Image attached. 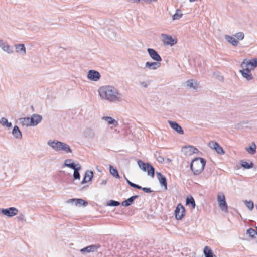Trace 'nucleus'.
<instances>
[{
	"instance_id": "obj_8",
	"label": "nucleus",
	"mask_w": 257,
	"mask_h": 257,
	"mask_svg": "<svg viewBox=\"0 0 257 257\" xmlns=\"http://www.w3.org/2000/svg\"><path fill=\"white\" fill-rule=\"evenodd\" d=\"M217 200L221 210L225 212H227L228 211V206L225 201L224 195H222L221 196L218 195L217 196Z\"/></svg>"
},
{
	"instance_id": "obj_25",
	"label": "nucleus",
	"mask_w": 257,
	"mask_h": 257,
	"mask_svg": "<svg viewBox=\"0 0 257 257\" xmlns=\"http://www.w3.org/2000/svg\"><path fill=\"white\" fill-rule=\"evenodd\" d=\"M12 134L16 139H21L22 137V133L18 126L15 125L12 130Z\"/></svg>"
},
{
	"instance_id": "obj_18",
	"label": "nucleus",
	"mask_w": 257,
	"mask_h": 257,
	"mask_svg": "<svg viewBox=\"0 0 257 257\" xmlns=\"http://www.w3.org/2000/svg\"><path fill=\"white\" fill-rule=\"evenodd\" d=\"M14 47L16 49V52L19 53L23 56L26 54V49L24 44H15Z\"/></svg>"
},
{
	"instance_id": "obj_3",
	"label": "nucleus",
	"mask_w": 257,
	"mask_h": 257,
	"mask_svg": "<svg viewBox=\"0 0 257 257\" xmlns=\"http://www.w3.org/2000/svg\"><path fill=\"white\" fill-rule=\"evenodd\" d=\"M206 162L205 159L202 158H196L192 161L190 168L194 175H199L202 172Z\"/></svg>"
},
{
	"instance_id": "obj_22",
	"label": "nucleus",
	"mask_w": 257,
	"mask_h": 257,
	"mask_svg": "<svg viewBox=\"0 0 257 257\" xmlns=\"http://www.w3.org/2000/svg\"><path fill=\"white\" fill-rule=\"evenodd\" d=\"M93 173L92 171L87 170L83 179L81 181V184H83L86 182H89L91 180L93 177Z\"/></svg>"
},
{
	"instance_id": "obj_34",
	"label": "nucleus",
	"mask_w": 257,
	"mask_h": 257,
	"mask_svg": "<svg viewBox=\"0 0 257 257\" xmlns=\"http://www.w3.org/2000/svg\"><path fill=\"white\" fill-rule=\"evenodd\" d=\"M109 171L110 174L114 177L116 178H120V176L118 174L117 170L114 168L112 166L110 165L109 166Z\"/></svg>"
},
{
	"instance_id": "obj_42",
	"label": "nucleus",
	"mask_w": 257,
	"mask_h": 257,
	"mask_svg": "<svg viewBox=\"0 0 257 257\" xmlns=\"http://www.w3.org/2000/svg\"><path fill=\"white\" fill-rule=\"evenodd\" d=\"M234 36L238 40H242L244 38V34L243 32H241L235 33Z\"/></svg>"
},
{
	"instance_id": "obj_17",
	"label": "nucleus",
	"mask_w": 257,
	"mask_h": 257,
	"mask_svg": "<svg viewBox=\"0 0 257 257\" xmlns=\"http://www.w3.org/2000/svg\"><path fill=\"white\" fill-rule=\"evenodd\" d=\"M161 66L160 62H147L145 63V68L149 70H156Z\"/></svg>"
},
{
	"instance_id": "obj_13",
	"label": "nucleus",
	"mask_w": 257,
	"mask_h": 257,
	"mask_svg": "<svg viewBox=\"0 0 257 257\" xmlns=\"http://www.w3.org/2000/svg\"><path fill=\"white\" fill-rule=\"evenodd\" d=\"M0 48L4 52L8 54H12L14 52L13 47L10 46L7 42H4L3 40H0Z\"/></svg>"
},
{
	"instance_id": "obj_43",
	"label": "nucleus",
	"mask_w": 257,
	"mask_h": 257,
	"mask_svg": "<svg viewBox=\"0 0 257 257\" xmlns=\"http://www.w3.org/2000/svg\"><path fill=\"white\" fill-rule=\"evenodd\" d=\"M120 204V203L117 201L110 200L107 203V205L110 206H118Z\"/></svg>"
},
{
	"instance_id": "obj_39",
	"label": "nucleus",
	"mask_w": 257,
	"mask_h": 257,
	"mask_svg": "<svg viewBox=\"0 0 257 257\" xmlns=\"http://www.w3.org/2000/svg\"><path fill=\"white\" fill-rule=\"evenodd\" d=\"M182 16V14L181 13V11L179 9H177L176 11V13L173 15L172 19L173 20H178L181 18Z\"/></svg>"
},
{
	"instance_id": "obj_6",
	"label": "nucleus",
	"mask_w": 257,
	"mask_h": 257,
	"mask_svg": "<svg viewBox=\"0 0 257 257\" xmlns=\"http://www.w3.org/2000/svg\"><path fill=\"white\" fill-rule=\"evenodd\" d=\"M87 77L89 80L92 81L97 82L100 80L101 74L96 70H89L88 71Z\"/></svg>"
},
{
	"instance_id": "obj_10",
	"label": "nucleus",
	"mask_w": 257,
	"mask_h": 257,
	"mask_svg": "<svg viewBox=\"0 0 257 257\" xmlns=\"http://www.w3.org/2000/svg\"><path fill=\"white\" fill-rule=\"evenodd\" d=\"M100 246H101L98 244H92L81 249L80 251L82 254L93 252L97 251V249L100 247Z\"/></svg>"
},
{
	"instance_id": "obj_53",
	"label": "nucleus",
	"mask_w": 257,
	"mask_h": 257,
	"mask_svg": "<svg viewBox=\"0 0 257 257\" xmlns=\"http://www.w3.org/2000/svg\"><path fill=\"white\" fill-rule=\"evenodd\" d=\"M254 238L255 240V242L257 243V235H256Z\"/></svg>"
},
{
	"instance_id": "obj_49",
	"label": "nucleus",
	"mask_w": 257,
	"mask_h": 257,
	"mask_svg": "<svg viewBox=\"0 0 257 257\" xmlns=\"http://www.w3.org/2000/svg\"><path fill=\"white\" fill-rule=\"evenodd\" d=\"M125 179L126 180V182H127V183H128V184L130 186H131V187H133V188H134V185H135V183H132V182H131L128 179H127V178H125Z\"/></svg>"
},
{
	"instance_id": "obj_12",
	"label": "nucleus",
	"mask_w": 257,
	"mask_h": 257,
	"mask_svg": "<svg viewBox=\"0 0 257 257\" xmlns=\"http://www.w3.org/2000/svg\"><path fill=\"white\" fill-rule=\"evenodd\" d=\"M208 146L214 149L216 152L220 155H222L224 154V151L223 148L218 144V143L214 141H211L208 143Z\"/></svg>"
},
{
	"instance_id": "obj_7",
	"label": "nucleus",
	"mask_w": 257,
	"mask_h": 257,
	"mask_svg": "<svg viewBox=\"0 0 257 257\" xmlns=\"http://www.w3.org/2000/svg\"><path fill=\"white\" fill-rule=\"evenodd\" d=\"M185 210L181 203L177 205L175 210V216L177 220H181L184 216Z\"/></svg>"
},
{
	"instance_id": "obj_2",
	"label": "nucleus",
	"mask_w": 257,
	"mask_h": 257,
	"mask_svg": "<svg viewBox=\"0 0 257 257\" xmlns=\"http://www.w3.org/2000/svg\"><path fill=\"white\" fill-rule=\"evenodd\" d=\"M47 144L51 148L57 152H61L66 154L72 152V150L68 144L56 140H50L48 141Z\"/></svg>"
},
{
	"instance_id": "obj_47",
	"label": "nucleus",
	"mask_w": 257,
	"mask_h": 257,
	"mask_svg": "<svg viewBox=\"0 0 257 257\" xmlns=\"http://www.w3.org/2000/svg\"><path fill=\"white\" fill-rule=\"evenodd\" d=\"M139 84L142 87L144 88H147L148 86L147 83L145 81H140Z\"/></svg>"
},
{
	"instance_id": "obj_30",
	"label": "nucleus",
	"mask_w": 257,
	"mask_h": 257,
	"mask_svg": "<svg viewBox=\"0 0 257 257\" xmlns=\"http://www.w3.org/2000/svg\"><path fill=\"white\" fill-rule=\"evenodd\" d=\"M186 205H191L193 208H195L196 204L195 200L192 196H188L186 198Z\"/></svg>"
},
{
	"instance_id": "obj_44",
	"label": "nucleus",
	"mask_w": 257,
	"mask_h": 257,
	"mask_svg": "<svg viewBox=\"0 0 257 257\" xmlns=\"http://www.w3.org/2000/svg\"><path fill=\"white\" fill-rule=\"evenodd\" d=\"M17 219L18 221H26L25 215L22 213L19 214V215L17 217Z\"/></svg>"
},
{
	"instance_id": "obj_35",
	"label": "nucleus",
	"mask_w": 257,
	"mask_h": 257,
	"mask_svg": "<svg viewBox=\"0 0 257 257\" xmlns=\"http://www.w3.org/2000/svg\"><path fill=\"white\" fill-rule=\"evenodd\" d=\"M137 163L139 168L143 171L146 172L147 171V163H145L141 160H138Z\"/></svg>"
},
{
	"instance_id": "obj_29",
	"label": "nucleus",
	"mask_w": 257,
	"mask_h": 257,
	"mask_svg": "<svg viewBox=\"0 0 257 257\" xmlns=\"http://www.w3.org/2000/svg\"><path fill=\"white\" fill-rule=\"evenodd\" d=\"M30 118L29 117L21 118L19 119V122L23 126H31Z\"/></svg>"
},
{
	"instance_id": "obj_11",
	"label": "nucleus",
	"mask_w": 257,
	"mask_h": 257,
	"mask_svg": "<svg viewBox=\"0 0 257 257\" xmlns=\"http://www.w3.org/2000/svg\"><path fill=\"white\" fill-rule=\"evenodd\" d=\"M147 52L150 57L154 61L161 62L162 58L158 53L154 49L148 48Z\"/></svg>"
},
{
	"instance_id": "obj_41",
	"label": "nucleus",
	"mask_w": 257,
	"mask_h": 257,
	"mask_svg": "<svg viewBox=\"0 0 257 257\" xmlns=\"http://www.w3.org/2000/svg\"><path fill=\"white\" fill-rule=\"evenodd\" d=\"M244 203H245L246 206L250 210H252L254 207V204L253 202L250 200V201H247L245 200L244 201Z\"/></svg>"
},
{
	"instance_id": "obj_56",
	"label": "nucleus",
	"mask_w": 257,
	"mask_h": 257,
	"mask_svg": "<svg viewBox=\"0 0 257 257\" xmlns=\"http://www.w3.org/2000/svg\"><path fill=\"white\" fill-rule=\"evenodd\" d=\"M256 230H257V227H256Z\"/></svg>"
},
{
	"instance_id": "obj_31",
	"label": "nucleus",
	"mask_w": 257,
	"mask_h": 257,
	"mask_svg": "<svg viewBox=\"0 0 257 257\" xmlns=\"http://www.w3.org/2000/svg\"><path fill=\"white\" fill-rule=\"evenodd\" d=\"M148 175L151 176L152 177H154L155 174V169L149 163H147V171Z\"/></svg>"
},
{
	"instance_id": "obj_33",
	"label": "nucleus",
	"mask_w": 257,
	"mask_h": 257,
	"mask_svg": "<svg viewBox=\"0 0 257 257\" xmlns=\"http://www.w3.org/2000/svg\"><path fill=\"white\" fill-rule=\"evenodd\" d=\"M95 134L94 131L91 128H88L85 131V135L88 138H93L95 136Z\"/></svg>"
},
{
	"instance_id": "obj_51",
	"label": "nucleus",
	"mask_w": 257,
	"mask_h": 257,
	"mask_svg": "<svg viewBox=\"0 0 257 257\" xmlns=\"http://www.w3.org/2000/svg\"><path fill=\"white\" fill-rule=\"evenodd\" d=\"M130 1L131 2L136 3H141V0H130Z\"/></svg>"
},
{
	"instance_id": "obj_50",
	"label": "nucleus",
	"mask_w": 257,
	"mask_h": 257,
	"mask_svg": "<svg viewBox=\"0 0 257 257\" xmlns=\"http://www.w3.org/2000/svg\"><path fill=\"white\" fill-rule=\"evenodd\" d=\"M135 188H136V189H142V187L139 185H137V184H136L134 185V187Z\"/></svg>"
},
{
	"instance_id": "obj_45",
	"label": "nucleus",
	"mask_w": 257,
	"mask_h": 257,
	"mask_svg": "<svg viewBox=\"0 0 257 257\" xmlns=\"http://www.w3.org/2000/svg\"><path fill=\"white\" fill-rule=\"evenodd\" d=\"M157 152H156V153L155 154V156L156 157V160L159 163H163L164 161V158L160 155L157 156Z\"/></svg>"
},
{
	"instance_id": "obj_46",
	"label": "nucleus",
	"mask_w": 257,
	"mask_h": 257,
	"mask_svg": "<svg viewBox=\"0 0 257 257\" xmlns=\"http://www.w3.org/2000/svg\"><path fill=\"white\" fill-rule=\"evenodd\" d=\"M142 190L147 193H151L153 192V191L150 188H147V187H142Z\"/></svg>"
},
{
	"instance_id": "obj_40",
	"label": "nucleus",
	"mask_w": 257,
	"mask_h": 257,
	"mask_svg": "<svg viewBox=\"0 0 257 257\" xmlns=\"http://www.w3.org/2000/svg\"><path fill=\"white\" fill-rule=\"evenodd\" d=\"M246 233L253 238H254L256 235H257V232H256L254 229L251 228H249L247 230Z\"/></svg>"
},
{
	"instance_id": "obj_26",
	"label": "nucleus",
	"mask_w": 257,
	"mask_h": 257,
	"mask_svg": "<svg viewBox=\"0 0 257 257\" xmlns=\"http://www.w3.org/2000/svg\"><path fill=\"white\" fill-rule=\"evenodd\" d=\"M81 169V165L78 163L77 166L73 168L72 169L74 170V173H73V178L74 179H80V173L79 172V171Z\"/></svg>"
},
{
	"instance_id": "obj_27",
	"label": "nucleus",
	"mask_w": 257,
	"mask_h": 257,
	"mask_svg": "<svg viewBox=\"0 0 257 257\" xmlns=\"http://www.w3.org/2000/svg\"><path fill=\"white\" fill-rule=\"evenodd\" d=\"M205 257H216L213 253L211 248L209 246H205L203 250Z\"/></svg>"
},
{
	"instance_id": "obj_16",
	"label": "nucleus",
	"mask_w": 257,
	"mask_h": 257,
	"mask_svg": "<svg viewBox=\"0 0 257 257\" xmlns=\"http://www.w3.org/2000/svg\"><path fill=\"white\" fill-rule=\"evenodd\" d=\"M241 64H245L246 68H249L250 66L252 69H253L257 67V58L253 59L251 60L244 59ZM250 69L251 70V68Z\"/></svg>"
},
{
	"instance_id": "obj_5",
	"label": "nucleus",
	"mask_w": 257,
	"mask_h": 257,
	"mask_svg": "<svg viewBox=\"0 0 257 257\" xmlns=\"http://www.w3.org/2000/svg\"><path fill=\"white\" fill-rule=\"evenodd\" d=\"M161 37L164 45L172 46L177 43L176 39L173 38L171 36L162 34Z\"/></svg>"
},
{
	"instance_id": "obj_54",
	"label": "nucleus",
	"mask_w": 257,
	"mask_h": 257,
	"mask_svg": "<svg viewBox=\"0 0 257 257\" xmlns=\"http://www.w3.org/2000/svg\"><path fill=\"white\" fill-rule=\"evenodd\" d=\"M196 1V0H189V1H190V2H194V1Z\"/></svg>"
},
{
	"instance_id": "obj_20",
	"label": "nucleus",
	"mask_w": 257,
	"mask_h": 257,
	"mask_svg": "<svg viewBox=\"0 0 257 257\" xmlns=\"http://www.w3.org/2000/svg\"><path fill=\"white\" fill-rule=\"evenodd\" d=\"M30 119L31 126H35L42 121V117L40 115L34 114L32 115Z\"/></svg>"
},
{
	"instance_id": "obj_15",
	"label": "nucleus",
	"mask_w": 257,
	"mask_h": 257,
	"mask_svg": "<svg viewBox=\"0 0 257 257\" xmlns=\"http://www.w3.org/2000/svg\"><path fill=\"white\" fill-rule=\"evenodd\" d=\"M168 123L169 124L171 127L173 129L174 131H175L177 133L180 134H184V131L182 129V128L181 127V126L177 123L175 121H172L171 120H168Z\"/></svg>"
},
{
	"instance_id": "obj_28",
	"label": "nucleus",
	"mask_w": 257,
	"mask_h": 257,
	"mask_svg": "<svg viewBox=\"0 0 257 257\" xmlns=\"http://www.w3.org/2000/svg\"><path fill=\"white\" fill-rule=\"evenodd\" d=\"M225 39L232 45L236 46L238 43V41L233 37L229 35H225Z\"/></svg>"
},
{
	"instance_id": "obj_38",
	"label": "nucleus",
	"mask_w": 257,
	"mask_h": 257,
	"mask_svg": "<svg viewBox=\"0 0 257 257\" xmlns=\"http://www.w3.org/2000/svg\"><path fill=\"white\" fill-rule=\"evenodd\" d=\"M0 122L2 125L5 126L7 127H11L12 126V123L8 122L7 119L5 117H2L1 119Z\"/></svg>"
},
{
	"instance_id": "obj_55",
	"label": "nucleus",
	"mask_w": 257,
	"mask_h": 257,
	"mask_svg": "<svg viewBox=\"0 0 257 257\" xmlns=\"http://www.w3.org/2000/svg\"><path fill=\"white\" fill-rule=\"evenodd\" d=\"M168 161H169V162H170V161H171V160H170V159H168Z\"/></svg>"
},
{
	"instance_id": "obj_1",
	"label": "nucleus",
	"mask_w": 257,
	"mask_h": 257,
	"mask_svg": "<svg viewBox=\"0 0 257 257\" xmlns=\"http://www.w3.org/2000/svg\"><path fill=\"white\" fill-rule=\"evenodd\" d=\"M98 92L101 99L110 103L121 102L125 100L123 95L112 86H101L99 88Z\"/></svg>"
},
{
	"instance_id": "obj_19",
	"label": "nucleus",
	"mask_w": 257,
	"mask_h": 257,
	"mask_svg": "<svg viewBox=\"0 0 257 257\" xmlns=\"http://www.w3.org/2000/svg\"><path fill=\"white\" fill-rule=\"evenodd\" d=\"M186 87L189 89L197 90L199 83L195 79H189L186 82Z\"/></svg>"
},
{
	"instance_id": "obj_32",
	"label": "nucleus",
	"mask_w": 257,
	"mask_h": 257,
	"mask_svg": "<svg viewBox=\"0 0 257 257\" xmlns=\"http://www.w3.org/2000/svg\"><path fill=\"white\" fill-rule=\"evenodd\" d=\"M64 165L65 166L73 169L77 166V164H75L73 162H72V159H67L65 160Z\"/></svg>"
},
{
	"instance_id": "obj_48",
	"label": "nucleus",
	"mask_w": 257,
	"mask_h": 257,
	"mask_svg": "<svg viewBox=\"0 0 257 257\" xmlns=\"http://www.w3.org/2000/svg\"><path fill=\"white\" fill-rule=\"evenodd\" d=\"M190 151V152H192L193 153H196L198 151V150L196 148L191 146Z\"/></svg>"
},
{
	"instance_id": "obj_23",
	"label": "nucleus",
	"mask_w": 257,
	"mask_h": 257,
	"mask_svg": "<svg viewBox=\"0 0 257 257\" xmlns=\"http://www.w3.org/2000/svg\"><path fill=\"white\" fill-rule=\"evenodd\" d=\"M102 119L105 120L109 125H112L113 126H117L118 125V122L110 116H103Z\"/></svg>"
},
{
	"instance_id": "obj_21",
	"label": "nucleus",
	"mask_w": 257,
	"mask_h": 257,
	"mask_svg": "<svg viewBox=\"0 0 257 257\" xmlns=\"http://www.w3.org/2000/svg\"><path fill=\"white\" fill-rule=\"evenodd\" d=\"M68 202L74 203L75 205L80 206H86L88 202L82 199H71L68 201Z\"/></svg>"
},
{
	"instance_id": "obj_4",
	"label": "nucleus",
	"mask_w": 257,
	"mask_h": 257,
	"mask_svg": "<svg viewBox=\"0 0 257 257\" xmlns=\"http://www.w3.org/2000/svg\"><path fill=\"white\" fill-rule=\"evenodd\" d=\"M242 69L239 72L242 74L243 78L246 79L247 81H250L253 79L252 75L251 73V70L249 68H246L245 64H241L240 65Z\"/></svg>"
},
{
	"instance_id": "obj_36",
	"label": "nucleus",
	"mask_w": 257,
	"mask_h": 257,
	"mask_svg": "<svg viewBox=\"0 0 257 257\" xmlns=\"http://www.w3.org/2000/svg\"><path fill=\"white\" fill-rule=\"evenodd\" d=\"M246 150L250 154L253 155L256 153V145L254 142L252 143V146L246 148Z\"/></svg>"
},
{
	"instance_id": "obj_52",
	"label": "nucleus",
	"mask_w": 257,
	"mask_h": 257,
	"mask_svg": "<svg viewBox=\"0 0 257 257\" xmlns=\"http://www.w3.org/2000/svg\"><path fill=\"white\" fill-rule=\"evenodd\" d=\"M106 183H107V180H104L102 181V182L100 183V184L102 185H104Z\"/></svg>"
},
{
	"instance_id": "obj_9",
	"label": "nucleus",
	"mask_w": 257,
	"mask_h": 257,
	"mask_svg": "<svg viewBox=\"0 0 257 257\" xmlns=\"http://www.w3.org/2000/svg\"><path fill=\"white\" fill-rule=\"evenodd\" d=\"M18 212L17 208L15 207H10L8 209H2V213L8 217H12L17 215Z\"/></svg>"
},
{
	"instance_id": "obj_14",
	"label": "nucleus",
	"mask_w": 257,
	"mask_h": 257,
	"mask_svg": "<svg viewBox=\"0 0 257 257\" xmlns=\"http://www.w3.org/2000/svg\"><path fill=\"white\" fill-rule=\"evenodd\" d=\"M156 176L158 179L160 185L164 187L165 190L167 189V181L166 178L160 172H156Z\"/></svg>"
},
{
	"instance_id": "obj_37",
	"label": "nucleus",
	"mask_w": 257,
	"mask_h": 257,
	"mask_svg": "<svg viewBox=\"0 0 257 257\" xmlns=\"http://www.w3.org/2000/svg\"><path fill=\"white\" fill-rule=\"evenodd\" d=\"M253 164L252 162L248 163L245 161H241V166L245 169H250L253 167Z\"/></svg>"
},
{
	"instance_id": "obj_24",
	"label": "nucleus",
	"mask_w": 257,
	"mask_h": 257,
	"mask_svg": "<svg viewBox=\"0 0 257 257\" xmlns=\"http://www.w3.org/2000/svg\"><path fill=\"white\" fill-rule=\"evenodd\" d=\"M138 195L132 196L127 199L122 201L121 202V205L123 206L127 207L131 205L133 203L135 199L138 198Z\"/></svg>"
}]
</instances>
